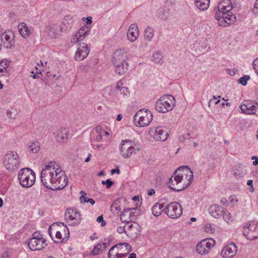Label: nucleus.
I'll return each mask as SVG.
<instances>
[{
	"label": "nucleus",
	"instance_id": "6e6d98bb",
	"mask_svg": "<svg viewBox=\"0 0 258 258\" xmlns=\"http://www.w3.org/2000/svg\"><path fill=\"white\" fill-rule=\"evenodd\" d=\"M136 212V211H130L129 212V213H128V218H131L130 219V221H131L133 219H134V218H133V217H136L137 216V214H136V215L135 214Z\"/></svg>",
	"mask_w": 258,
	"mask_h": 258
},
{
	"label": "nucleus",
	"instance_id": "39448f33",
	"mask_svg": "<svg viewBox=\"0 0 258 258\" xmlns=\"http://www.w3.org/2000/svg\"><path fill=\"white\" fill-rule=\"evenodd\" d=\"M35 172L29 168H24L20 170L18 179L20 184L24 187H30L35 181Z\"/></svg>",
	"mask_w": 258,
	"mask_h": 258
},
{
	"label": "nucleus",
	"instance_id": "c756f323",
	"mask_svg": "<svg viewBox=\"0 0 258 258\" xmlns=\"http://www.w3.org/2000/svg\"><path fill=\"white\" fill-rule=\"evenodd\" d=\"M130 211H136V208L125 209L120 214V220L122 222L128 224L130 223V218H128V213Z\"/></svg>",
	"mask_w": 258,
	"mask_h": 258
},
{
	"label": "nucleus",
	"instance_id": "09e8293b",
	"mask_svg": "<svg viewBox=\"0 0 258 258\" xmlns=\"http://www.w3.org/2000/svg\"><path fill=\"white\" fill-rule=\"evenodd\" d=\"M128 229H130L131 230H132L133 229H136L137 231H135V234H138L140 232V230H139V226L137 223H135L134 224H131L128 226Z\"/></svg>",
	"mask_w": 258,
	"mask_h": 258
},
{
	"label": "nucleus",
	"instance_id": "f8f14e48",
	"mask_svg": "<svg viewBox=\"0 0 258 258\" xmlns=\"http://www.w3.org/2000/svg\"><path fill=\"white\" fill-rule=\"evenodd\" d=\"M47 245L44 238H30L28 241V246L32 250H38L44 248Z\"/></svg>",
	"mask_w": 258,
	"mask_h": 258
},
{
	"label": "nucleus",
	"instance_id": "cd10ccee",
	"mask_svg": "<svg viewBox=\"0 0 258 258\" xmlns=\"http://www.w3.org/2000/svg\"><path fill=\"white\" fill-rule=\"evenodd\" d=\"M164 205L159 203H156L152 208V214L154 216L157 217L161 214L163 212H165L164 209H163Z\"/></svg>",
	"mask_w": 258,
	"mask_h": 258
},
{
	"label": "nucleus",
	"instance_id": "79ce46f5",
	"mask_svg": "<svg viewBox=\"0 0 258 258\" xmlns=\"http://www.w3.org/2000/svg\"><path fill=\"white\" fill-rule=\"evenodd\" d=\"M102 251V246L101 245L100 243H99L97 245H96L93 249L91 251V253L93 255H96L98 254H99L100 251Z\"/></svg>",
	"mask_w": 258,
	"mask_h": 258
},
{
	"label": "nucleus",
	"instance_id": "f3484780",
	"mask_svg": "<svg viewBox=\"0 0 258 258\" xmlns=\"http://www.w3.org/2000/svg\"><path fill=\"white\" fill-rule=\"evenodd\" d=\"M126 58L127 55L123 50H117L113 55V64H120L122 62H126Z\"/></svg>",
	"mask_w": 258,
	"mask_h": 258
},
{
	"label": "nucleus",
	"instance_id": "412c9836",
	"mask_svg": "<svg viewBox=\"0 0 258 258\" xmlns=\"http://www.w3.org/2000/svg\"><path fill=\"white\" fill-rule=\"evenodd\" d=\"M70 136L69 130L67 128H61L58 131L56 135V140L59 142H63L67 141Z\"/></svg>",
	"mask_w": 258,
	"mask_h": 258
},
{
	"label": "nucleus",
	"instance_id": "4d7b16f0",
	"mask_svg": "<svg viewBox=\"0 0 258 258\" xmlns=\"http://www.w3.org/2000/svg\"><path fill=\"white\" fill-rule=\"evenodd\" d=\"M31 238H37V239H38V238H43L42 237V235H41L39 232H35L33 234V237Z\"/></svg>",
	"mask_w": 258,
	"mask_h": 258
},
{
	"label": "nucleus",
	"instance_id": "a878e982",
	"mask_svg": "<svg viewBox=\"0 0 258 258\" xmlns=\"http://www.w3.org/2000/svg\"><path fill=\"white\" fill-rule=\"evenodd\" d=\"M215 19L217 20L218 24L221 26L226 27L228 26V21L226 20V18L224 17L225 14L222 13V15L220 14L219 13H217V11L215 10Z\"/></svg>",
	"mask_w": 258,
	"mask_h": 258
},
{
	"label": "nucleus",
	"instance_id": "2f4dec72",
	"mask_svg": "<svg viewBox=\"0 0 258 258\" xmlns=\"http://www.w3.org/2000/svg\"><path fill=\"white\" fill-rule=\"evenodd\" d=\"M163 56L160 52H157L152 55V60L156 63L162 64L163 63Z\"/></svg>",
	"mask_w": 258,
	"mask_h": 258
},
{
	"label": "nucleus",
	"instance_id": "bf43d9fd",
	"mask_svg": "<svg viewBox=\"0 0 258 258\" xmlns=\"http://www.w3.org/2000/svg\"><path fill=\"white\" fill-rule=\"evenodd\" d=\"M117 232L120 234L125 233V230H124V226H119L116 229Z\"/></svg>",
	"mask_w": 258,
	"mask_h": 258
},
{
	"label": "nucleus",
	"instance_id": "f704fd0d",
	"mask_svg": "<svg viewBox=\"0 0 258 258\" xmlns=\"http://www.w3.org/2000/svg\"><path fill=\"white\" fill-rule=\"evenodd\" d=\"M40 144L38 142H34L29 146V149L33 153L36 154L40 150Z\"/></svg>",
	"mask_w": 258,
	"mask_h": 258
},
{
	"label": "nucleus",
	"instance_id": "c85d7f7f",
	"mask_svg": "<svg viewBox=\"0 0 258 258\" xmlns=\"http://www.w3.org/2000/svg\"><path fill=\"white\" fill-rule=\"evenodd\" d=\"M195 5L199 9L205 11L209 6L210 0H195Z\"/></svg>",
	"mask_w": 258,
	"mask_h": 258
},
{
	"label": "nucleus",
	"instance_id": "6e6552de",
	"mask_svg": "<svg viewBox=\"0 0 258 258\" xmlns=\"http://www.w3.org/2000/svg\"><path fill=\"white\" fill-rule=\"evenodd\" d=\"M165 213L171 218L175 219L180 217L182 213V208L176 202H172L164 209Z\"/></svg>",
	"mask_w": 258,
	"mask_h": 258
},
{
	"label": "nucleus",
	"instance_id": "0eeeda50",
	"mask_svg": "<svg viewBox=\"0 0 258 258\" xmlns=\"http://www.w3.org/2000/svg\"><path fill=\"white\" fill-rule=\"evenodd\" d=\"M4 164L7 170L13 171L19 167L20 157L14 151H9L4 157Z\"/></svg>",
	"mask_w": 258,
	"mask_h": 258
},
{
	"label": "nucleus",
	"instance_id": "9d476101",
	"mask_svg": "<svg viewBox=\"0 0 258 258\" xmlns=\"http://www.w3.org/2000/svg\"><path fill=\"white\" fill-rule=\"evenodd\" d=\"M64 216L69 225L76 226L80 223L81 220V214L75 209H70L65 213Z\"/></svg>",
	"mask_w": 258,
	"mask_h": 258
},
{
	"label": "nucleus",
	"instance_id": "774afa93",
	"mask_svg": "<svg viewBox=\"0 0 258 258\" xmlns=\"http://www.w3.org/2000/svg\"><path fill=\"white\" fill-rule=\"evenodd\" d=\"M86 20H87L86 23L87 24H90L92 22L91 17H87L86 18Z\"/></svg>",
	"mask_w": 258,
	"mask_h": 258
},
{
	"label": "nucleus",
	"instance_id": "c03bdc74",
	"mask_svg": "<svg viewBox=\"0 0 258 258\" xmlns=\"http://www.w3.org/2000/svg\"><path fill=\"white\" fill-rule=\"evenodd\" d=\"M80 194L81 195V197H80V203L82 204L87 203L88 199L89 198L86 197L87 194L84 191L81 190Z\"/></svg>",
	"mask_w": 258,
	"mask_h": 258
},
{
	"label": "nucleus",
	"instance_id": "5fc2aeb1",
	"mask_svg": "<svg viewBox=\"0 0 258 258\" xmlns=\"http://www.w3.org/2000/svg\"><path fill=\"white\" fill-rule=\"evenodd\" d=\"M120 93L122 94L124 96H126L129 94V91L127 87H122L120 89Z\"/></svg>",
	"mask_w": 258,
	"mask_h": 258
},
{
	"label": "nucleus",
	"instance_id": "aec40b11",
	"mask_svg": "<svg viewBox=\"0 0 258 258\" xmlns=\"http://www.w3.org/2000/svg\"><path fill=\"white\" fill-rule=\"evenodd\" d=\"M153 119V115L140 118H134V121L136 126L144 127L149 125Z\"/></svg>",
	"mask_w": 258,
	"mask_h": 258
},
{
	"label": "nucleus",
	"instance_id": "680f3d73",
	"mask_svg": "<svg viewBox=\"0 0 258 258\" xmlns=\"http://www.w3.org/2000/svg\"><path fill=\"white\" fill-rule=\"evenodd\" d=\"M65 228L66 229H64V231H66V230H67V233H66V237H64L63 240H64L65 238H67L66 240H67V239H68L69 236H70V232H69V229L67 227L66 225H65Z\"/></svg>",
	"mask_w": 258,
	"mask_h": 258
},
{
	"label": "nucleus",
	"instance_id": "393cba45",
	"mask_svg": "<svg viewBox=\"0 0 258 258\" xmlns=\"http://www.w3.org/2000/svg\"><path fill=\"white\" fill-rule=\"evenodd\" d=\"M248 228L250 231V235L249 237V240H253L258 238V233L256 232L258 231V224H248Z\"/></svg>",
	"mask_w": 258,
	"mask_h": 258
},
{
	"label": "nucleus",
	"instance_id": "ea45409f",
	"mask_svg": "<svg viewBox=\"0 0 258 258\" xmlns=\"http://www.w3.org/2000/svg\"><path fill=\"white\" fill-rule=\"evenodd\" d=\"M202 242L205 248L208 249V251L214 245L215 243V241L213 239H210L209 241L205 239L202 240Z\"/></svg>",
	"mask_w": 258,
	"mask_h": 258
},
{
	"label": "nucleus",
	"instance_id": "473e14b6",
	"mask_svg": "<svg viewBox=\"0 0 258 258\" xmlns=\"http://www.w3.org/2000/svg\"><path fill=\"white\" fill-rule=\"evenodd\" d=\"M153 33V29L150 27H147L144 31V39L148 41H151L154 35Z\"/></svg>",
	"mask_w": 258,
	"mask_h": 258
},
{
	"label": "nucleus",
	"instance_id": "1a4fd4ad",
	"mask_svg": "<svg viewBox=\"0 0 258 258\" xmlns=\"http://www.w3.org/2000/svg\"><path fill=\"white\" fill-rule=\"evenodd\" d=\"M135 151V148L134 146L133 142L131 140H124L121 141L120 152L123 158H130Z\"/></svg>",
	"mask_w": 258,
	"mask_h": 258
},
{
	"label": "nucleus",
	"instance_id": "6ab92c4d",
	"mask_svg": "<svg viewBox=\"0 0 258 258\" xmlns=\"http://www.w3.org/2000/svg\"><path fill=\"white\" fill-rule=\"evenodd\" d=\"M139 31L137 24H131L127 32L128 39L131 42H134L137 39Z\"/></svg>",
	"mask_w": 258,
	"mask_h": 258
},
{
	"label": "nucleus",
	"instance_id": "bb28decb",
	"mask_svg": "<svg viewBox=\"0 0 258 258\" xmlns=\"http://www.w3.org/2000/svg\"><path fill=\"white\" fill-rule=\"evenodd\" d=\"M18 28L20 33L23 37L27 38L30 35L31 31L25 23H20Z\"/></svg>",
	"mask_w": 258,
	"mask_h": 258
},
{
	"label": "nucleus",
	"instance_id": "58836bf2",
	"mask_svg": "<svg viewBox=\"0 0 258 258\" xmlns=\"http://www.w3.org/2000/svg\"><path fill=\"white\" fill-rule=\"evenodd\" d=\"M118 200H115L110 207V210L113 212H118L120 211V206L118 205Z\"/></svg>",
	"mask_w": 258,
	"mask_h": 258
},
{
	"label": "nucleus",
	"instance_id": "8fccbe9b",
	"mask_svg": "<svg viewBox=\"0 0 258 258\" xmlns=\"http://www.w3.org/2000/svg\"><path fill=\"white\" fill-rule=\"evenodd\" d=\"M8 116L11 118H15L17 116V112L13 109H11V110H9L7 112Z\"/></svg>",
	"mask_w": 258,
	"mask_h": 258
},
{
	"label": "nucleus",
	"instance_id": "9b49d317",
	"mask_svg": "<svg viewBox=\"0 0 258 258\" xmlns=\"http://www.w3.org/2000/svg\"><path fill=\"white\" fill-rule=\"evenodd\" d=\"M149 133L151 136H152L157 141H164L168 137V132L161 127L152 129L149 132Z\"/></svg>",
	"mask_w": 258,
	"mask_h": 258
},
{
	"label": "nucleus",
	"instance_id": "ddd939ff",
	"mask_svg": "<svg viewBox=\"0 0 258 258\" xmlns=\"http://www.w3.org/2000/svg\"><path fill=\"white\" fill-rule=\"evenodd\" d=\"M80 47L78 48L77 51L75 55V59L76 60L81 61L85 59L90 52L88 45L85 43H80Z\"/></svg>",
	"mask_w": 258,
	"mask_h": 258
},
{
	"label": "nucleus",
	"instance_id": "0e129e2a",
	"mask_svg": "<svg viewBox=\"0 0 258 258\" xmlns=\"http://www.w3.org/2000/svg\"><path fill=\"white\" fill-rule=\"evenodd\" d=\"M115 173H116L117 174H119L120 173V170L118 168H116V169H113L111 170V174H113Z\"/></svg>",
	"mask_w": 258,
	"mask_h": 258
},
{
	"label": "nucleus",
	"instance_id": "f03ea898",
	"mask_svg": "<svg viewBox=\"0 0 258 258\" xmlns=\"http://www.w3.org/2000/svg\"><path fill=\"white\" fill-rule=\"evenodd\" d=\"M54 172V175L52 176L53 181L49 186V189L52 190L63 189L67 184L68 179L57 163Z\"/></svg>",
	"mask_w": 258,
	"mask_h": 258
},
{
	"label": "nucleus",
	"instance_id": "864d4df0",
	"mask_svg": "<svg viewBox=\"0 0 258 258\" xmlns=\"http://www.w3.org/2000/svg\"><path fill=\"white\" fill-rule=\"evenodd\" d=\"M97 221L98 223H101V226L102 227H104L106 224V222L103 220V217L102 215H101V216H99L98 217V218H97Z\"/></svg>",
	"mask_w": 258,
	"mask_h": 258
},
{
	"label": "nucleus",
	"instance_id": "4be33fe9",
	"mask_svg": "<svg viewBox=\"0 0 258 258\" xmlns=\"http://www.w3.org/2000/svg\"><path fill=\"white\" fill-rule=\"evenodd\" d=\"M223 209L218 205L211 206L209 209V212L212 216L215 218L221 217L223 214Z\"/></svg>",
	"mask_w": 258,
	"mask_h": 258
},
{
	"label": "nucleus",
	"instance_id": "de8ad7c7",
	"mask_svg": "<svg viewBox=\"0 0 258 258\" xmlns=\"http://www.w3.org/2000/svg\"><path fill=\"white\" fill-rule=\"evenodd\" d=\"M222 216L224 220L228 223L229 221H230L231 219V214L227 211L225 212L223 211V214Z\"/></svg>",
	"mask_w": 258,
	"mask_h": 258
},
{
	"label": "nucleus",
	"instance_id": "338daca9",
	"mask_svg": "<svg viewBox=\"0 0 258 258\" xmlns=\"http://www.w3.org/2000/svg\"><path fill=\"white\" fill-rule=\"evenodd\" d=\"M155 190L152 188L150 189L148 191V195L150 196L153 195L154 194H155Z\"/></svg>",
	"mask_w": 258,
	"mask_h": 258
},
{
	"label": "nucleus",
	"instance_id": "e433bc0d",
	"mask_svg": "<svg viewBox=\"0 0 258 258\" xmlns=\"http://www.w3.org/2000/svg\"><path fill=\"white\" fill-rule=\"evenodd\" d=\"M196 250L201 254H205L208 253V249L205 248L202 241L197 244L196 246Z\"/></svg>",
	"mask_w": 258,
	"mask_h": 258
},
{
	"label": "nucleus",
	"instance_id": "3c124183",
	"mask_svg": "<svg viewBox=\"0 0 258 258\" xmlns=\"http://www.w3.org/2000/svg\"><path fill=\"white\" fill-rule=\"evenodd\" d=\"M246 225L247 226H245L243 228V233L244 235V236L247 238V239H249V237L250 235V231L248 230V224H247Z\"/></svg>",
	"mask_w": 258,
	"mask_h": 258
},
{
	"label": "nucleus",
	"instance_id": "5701e85b",
	"mask_svg": "<svg viewBox=\"0 0 258 258\" xmlns=\"http://www.w3.org/2000/svg\"><path fill=\"white\" fill-rule=\"evenodd\" d=\"M1 39L7 48H11L14 46V40L13 37L11 38L7 33L5 32L1 35Z\"/></svg>",
	"mask_w": 258,
	"mask_h": 258
},
{
	"label": "nucleus",
	"instance_id": "7ed1b4c3",
	"mask_svg": "<svg viewBox=\"0 0 258 258\" xmlns=\"http://www.w3.org/2000/svg\"><path fill=\"white\" fill-rule=\"evenodd\" d=\"M175 104V100L171 95L162 96L156 102L155 108L157 111L161 113H166L171 111Z\"/></svg>",
	"mask_w": 258,
	"mask_h": 258
},
{
	"label": "nucleus",
	"instance_id": "20e7f679",
	"mask_svg": "<svg viewBox=\"0 0 258 258\" xmlns=\"http://www.w3.org/2000/svg\"><path fill=\"white\" fill-rule=\"evenodd\" d=\"M132 250L130 244L120 243L112 246L108 252L109 258H124Z\"/></svg>",
	"mask_w": 258,
	"mask_h": 258
},
{
	"label": "nucleus",
	"instance_id": "4468645a",
	"mask_svg": "<svg viewBox=\"0 0 258 258\" xmlns=\"http://www.w3.org/2000/svg\"><path fill=\"white\" fill-rule=\"evenodd\" d=\"M237 251V248L236 244L231 243L223 248L221 254L224 258H231L235 255Z\"/></svg>",
	"mask_w": 258,
	"mask_h": 258
},
{
	"label": "nucleus",
	"instance_id": "4c0bfd02",
	"mask_svg": "<svg viewBox=\"0 0 258 258\" xmlns=\"http://www.w3.org/2000/svg\"><path fill=\"white\" fill-rule=\"evenodd\" d=\"M158 14L159 17L163 20H167L168 17V12L165 9L160 8L158 11Z\"/></svg>",
	"mask_w": 258,
	"mask_h": 258
},
{
	"label": "nucleus",
	"instance_id": "603ef678",
	"mask_svg": "<svg viewBox=\"0 0 258 258\" xmlns=\"http://www.w3.org/2000/svg\"><path fill=\"white\" fill-rule=\"evenodd\" d=\"M252 66L255 73L258 76V57L253 61Z\"/></svg>",
	"mask_w": 258,
	"mask_h": 258
},
{
	"label": "nucleus",
	"instance_id": "b1692460",
	"mask_svg": "<svg viewBox=\"0 0 258 258\" xmlns=\"http://www.w3.org/2000/svg\"><path fill=\"white\" fill-rule=\"evenodd\" d=\"M115 68V72L118 75L124 74L128 70V64L127 62H122L120 64H113Z\"/></svg>",
	"mask_w": 258,
	"mask_h": 258
},
{
	"label": "nucleus",
	"instance_id": "a19ab883",
	"mask_svg": "<svg viewBox=\"0 0 258 258\" xmlns=\"http://www.w3.org/2000/svg\"><path fill=\"white\" fill-rule=\"evenodd\" d=\"M10 62L8 59H3L0 61V73L4 72V70H6L9 67Z\"/></svg>",
	"mask_w": 258,
	"mask_h": 258
},
{
	"label": "nucleus",
	"instance_id": "2eb2a0df",
	"mask_svg": "<svg viewBox=\"0 0 258 258\" xmlns=\"http://www.w3.org/2000/svg\"><path fill=\"white\" fill-rule=\"evenodd\" d=\"M240 108L242 113L247 114H254L256 110L255 109L254 101H245L240 106Z\"/></svg>",
	"mask_w": 258,
	"mask_h": 258
},
{
	"label": "nucleus",
	"instance_id": "49530a36",
	"mask_svg": "<svg viewBox=\"0 0 258 258\" xmlns=\"http://www.w3.org/2000/svg\"><path fill=\"white\" fill-rule=\"evenodd\" d=\"M220 103L219 100H217L215 96H213V98L211 99L209 101V106L210 107L213 106V105H217Z\"/></svg>",
	"mask_w": 258,
	"mask_h": 258
},
{
	"label": "nucleus",
	"instance_id": "69168bd1",
	"mask_svg": "<svg viewBox=\"0 0 258 258\" xmlns=\"http://www.w3.org/2000/svg\"><path fill=\"white\" fill-rule=\"evenodd\" d=\"M55 238L58 239H61L62 238L61 234L59 231H57L56 232Z\"/></svg>",
	"mask_w": 258,
	"mask_h": 258
},
{
	"label": "nucleus",
	"instance_id": "052dcab7",
	"mask_svg": "<svg viewBox=\"0 0 258 258\" xmlns=\"http://www.w3.org/2000/svg\"><path fill=\"white\" fill-rule=\"evenodd\" d=\"M31 74H34V75L33 76L31 75L30 76L31 77H32L33 79H37V78H39V75H41V71H39V73L34 74V72L33 71H32Z\"/></svg>",
	"mask_w": 258,
	"mask_h": 258
},
{
	"label": "nucleus",
	"instance_id": "c9c22d12",
	"mask_svg": "<svg viewBox=\"0 0 258 258\" xmlns=\"http://www.w3.org/2000/svg\"><path fill=\"white\" fill-rule=\"evenodd\" d=\"M63 23L68 29L71 28L74 24L72 17L69 15L66 16Z\"/></svg>",
	"mask_w": 258,
	"mask_h": 258
},
{
	"label": "nucleus",
	"instance_id": "37998d69",
	"mask_svg": "<svg viewBox=\"0 0 258 258\" xmlns=\"http://www.w3.org/2000/svg\"><path fill=\"white\" fill-rule=\"evenodd\" d=\"M250 79V76L248 75H244L238 80V82L242 85L245 86L247 85V81Z\"/></svg>",
	"mask_w": 258,
	"mask_h": 258
},
{
	"label": "nucleus",
	"instance_id": "f257e3e1",
	"mask_svg": "<svg viewBox=\"0 0 258 258\" xmlns=\"http://www.w3.org/2000/svg\"><path fill=\"white\" fill-rule=\"evenodd\" d=\"M174 175L169 180V186L172 190L180 191L188 187L193 180V173L188 166H181L174 172Z\"/></svg>",
	"mask_w": 258,
	"mask_h": 258
},
{
	"label": "nucleus",
	"instance_id": "a18cd8bd",
	"mask_svg": "<svg viewBox=\"0 0 258 258\" xmlns=\"http://www.w3.org/2000/svg\"><path fill=\"white\" fill-rule=\"evenodd\" d=\"M101 183L103 185H105L106 188H110L114 183V182L111 180L110 179H107L106 180H102Z\"/></svg>",
	"mask_w": 258,
	"mask_h": 258
},
{
	"label": "nucleus",
	"instance_id": "7c9ffc66",
	"mask_svg": "<svg viewBox=\"0 0 258 258\" xmlns=\"http://www.w3.org/2000/svg\"><path fill=\"white\" fill-rule=\"evenodd\" d=\"M148 115H152L151 112L147 109H142L138 111L134 115V118L147 117Z\"/></svg>",
	"mask_w": 258,
	"mask_h": 258
},
{
	"label": "nucleus",
	"instance_id": "a211bd4d",
	"mask_svg": "<svg viewBox=\"0 0 258 258\" xmlns=\"http://www.w3.org/2000/svg\"><path fill=\"white\" fill-rule=\"evenodd\" d=\"M233 9V5L231 3V0H222L219 4L217 8H215V10L217 11V13H219L220 14L222 12H229L231 11Z\"/></svg>",
	"mask_w": 258,
	"mask_h": 258
},
{
	"label": "nucleus",
	"instance_id": "72a5a7b5",
	"mask_svg": "<svg viewBox=\"0 0 258 258\" xmlns=\"http://www.w3.org/2000/svg\"><path fill=\"white\" fill-rule=\"evenodd\" d=\"M222 13L225 14L224 15V17L226 18V20L228 22V24H230L233 22H234L236 20V17L235 16L232 14L231 11L229 12H222L221 14L222 15Z\"/></svg>",
	"mask_w": 258,
	"mask_h": 258
},
{
	"label": "nucleus",
	"instance_id": "423d86ee",
	"mask_svg": "<svg viewBox=\"0 0 258 258\" xmlns=\"http://www.w3.org/2000/svg\"><path fill=\"white\" fill-rule=\"evenodd\" d=\"M56 163L55 161H50L47 165H45V168L42 169L40 178L43 185L49 188V186L53 181L52 176L54 175L55 167Z\"/></svg>",
	"mask_w": 258,
	"mask_h": 258
},
{
	"label": "nucleus",
	"instance_id": "13d9d810",
	"mask_svg": "<svg viewBox=\"0 0 258 258\" xmlns=\"http://www.w3.org/2000/svg\"><path fill=\"white\" fill-rule=\"evenodd\" d=\"M229 200H230V203H231L233 205L237 202V200L236 199L235 196H231L229 197Z\"/></svg>",
	"mask_w": 258,
	"mask_h": 258
},
{
	"label": "nucleus",
	"instance_id": "dca6fc26",
	"mask_svg": "<svg viewBox=\"0 0 258 258\" xmlns=\"http://www.w3.org/2000/svg\"><path fill=\"white\" fill-rule=\"evenodd\" d=\"M86 27H82L78 32H76L72 37L71 42L76 43L83 40V39L89 34V30H86Z\"/></svg>",
	"mask_w": 258,
	"mask_h": 258
},
{
	"label": "nucleus",
	"instance_id": "e2e57ef3",
	"mask_svg": "<svg viewBox=\"0 0 258 258\" xmlns=\"http://www.w3.org/2000/svg\"><path fill=\"white\" fill-rule=\"evenodd\" d=\"M51 229H52V228H51V226H49V228H48V234H49V236L51 237V238H52V239L53 240V241L54 242L58 243V241H56L54 240L53 239V238H52V236Z\"/></svg>",
	"mask_w": 258,
	"mask_h": 258
}]
</instances>
